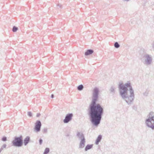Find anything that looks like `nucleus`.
I'll use <instances>...</instances> for the list:
<instances>
[{"label":"nucleus","instance_id":"9d476101","mask_svg":"<svg viewBox=\"0 0 154 154\" xmlns=\"http://www.w3.org/2000/svg\"><path fill=\"white\" fill-rule=\"evenodd\" d=\"M102 138V136L101 135H99L98 137H97L96 141H95V144L96 145H98L100 141Z\"/></svg>","mask_w":154,"mask_h":154},{"label":"nucleus","instance_id":"423d86ee","mask_svg":"<svg viewBox=\"0 0 154 154\" xmlns=\"http://www.w3.org/2000/svg\"><path fill=\"white\" fill-rule=\"evenodd\" d=\"M144 60V63L146 66L150 65L152 62V57L151 55L145 54L143 57Z\"/></svg>","mask_w":154,"mask_h":154},{"label":"nucleus","instance_id":"aec40b11","mask_svg":"<svg viewBox=\"0 0 154 154\" xmlns=\"http://www.w3.org/2000/svg\"><path fill=\"white\" fill-rule=\"evenodd\" d=\"M39 144L40 145H41L42 143L43 142V140L41 138H40V139L39 140Z\"/></svg>","mask_w":154,"mask_h":154},{"label":"nucleus","instance_id":"393cba45","mask_svg":"<svg viewBox=\"0 0 154 154\" xmlns=\"http://www.w3.org/2000/svg\"><path fill=\"white\" fill-rule=\"evenodd\" d=\"M40 115V114L39 113H38L37 114V115H36V116L37 117H39Z\"/></svg>","mask_w":154,"mask_h":154},{"label":"nucleus","instance_id":"7ed1b4c3","mask_svg":"<svg viewBox=\"0 0 154 154\" xmlns=\"http://www.w3.org/2000/svg\"><path fill=\"white\" fill-rule=\"evenodd\" d=\"M148 119L145 121V123L147 126L152 130L154 129V112H151L148 115Z\"/></svg>","mask_w":154,"mask_h":154},{"label":"nucleus","instance_id":"20e7f679","mask_svg":"<svg viewBox=\"0 0 154 154\" xmlns=\"http://www.w3.org/2000/svg\"><path fill=\"white\" fill-rule=\"evenodd\" d=\"M76 136L80 140L79 148H83L85 147L86 142L85 139L84 134L82 132H78L77 133Z\"/></svg>","mask_w":154,"mask_h":154},{"label":"nucleus","instance_id":"39448f33","mask_svg":"<svg viewBox=\"0 0 154 154\" xmlns=\"http://www.w3.org/2000/svg\"><path fill=\"white\" fill-rule=\"evenodd\" d=\"M13 146L15 147H21L23 144V137L20 135L19 137H15L12 141Z\"/></svg>","mask_w":154,"mask_h":154},{"label":"nucleus","instance_id":"dca6fc26","mask_svg":"<svg viewBox=\"0 0 154 154\" xmlns=\"http://www.w3.org/2000/svg\"><path fill=\"white\" fill-rule=\"evenodd\" d=\"M49 149L48 148H45V150L44 153H45V154H47L49 152Z\"/></svg>","mask_w":154,"mask_h":154},{"label":"nucleus","instance_id":"0eeeda50","mask_svg":"<svg viewBox=\"0 0 154 154\" xmlns=\"http://www.w3.org/2000/svg\"><path fill=\"white\" fill-rule=\"evenodd\" d=\"M42 124L40 121L37 120L35 124L34 128V131L36 132H39L41 130Z\"/></svg>","mask_w":154,"mask_h":154},{"label":"nucleus","instance_id":"f8f14e48","mask_svg":"<svg viewBox=\"0 0 154 154\" xmlns=\"http://www.w3.org/2000/svg\"><path fill=\"white\" fill-rule=\"evenodd\" d=\"M30 140V137L29 136H27L24 139V143L25 146H26Z\"/></svg>","mask_w":154,"mask_h":154},{"label":"nucleus","instance_id":"1a4fd4ad","mask_svg":"<svg viewBox=\"0 0 154 154\" xmlns=\"http://www.w3.org/2000/svg\"><path fill=\"white\" fill-rule=\"evenodd\" d=\"M94 52V51L92 49H88V50H87L86 51V52H85V56H88V55H90L92 54Z\"/></svg>","mask_w":154,"mask_h":154},{"label":"nucleus","instance_id":"f257e3e1","mask_svg":"<svg viewBox=\"0 0 154 154\" xmlns=\"http://www.w3.org/2000/svg\"><path fill=\"white\" fill-rule=\"evenodd\" d=\"M99 89L94 88L92 91V101L89 106V114L90 120L94 126L97 127L100 124L103 113V109L99 103H97L99 97Z\"/></svg>","mask_w":154,"mask_h":154},{"label":"nucleus","instance_id":"b1692460","mask_svg":"<svg viewBox=\"0 0 154 154\" xmlns=\"http://www.w3.org/2000/svg\"><path fill=\"white\" fill-rule=\"evenodd\" d=\"M58 7H59L60 8H61L62 7V5L60 4H58L57 5Z\"/></svg>","mask_w":154,"mask_h":154},{"label":"nucleus","instance_id":"cd10ccee","mask_svg":"<svg viewBox=\"0 0 154 154\" xmlns=\"http://www.w3.org/2000/svg\"><path fill=\"white\" fill-rule=\"evenodd\" d=\"M51 97L52 98H53L54 97V95L53 94H52L51 96Z\"/></svg>","mask_w":154,"mask_h":154},{"label":"nucleus","instance_id":"2eb2a0df","mask_svg":"<svg viewBox=\"0 0 154 154\" xmlns=\"http://www.w3.org/2000/svg\"><path fill=\"white\" fill-rule=\"evenodd\" d=\"M114 47L116 48H118L120 47V45L118 42H116L114 44Z\"/></svg>","mask_w":154,"mask_h":154},{"label":"nucleus","instance_id":"6ab92c4d","mask_svg":"<svg viewBox=\"0 0 154 154\" xmlns=\"http://www.w3.org/2000/svg\"><path fill=\"white\" fill-rule=\"evenodd\" d=\"M143 95L145 96H147L148 94V92L147 91L145 92L143 94Z\"/></svg>","mask_w":154,"mask_h":154},{"label":"nucleus","instance_id":"6e6552de","mask_svg":"<svg viewBox=\"0 0 154 154\" xmlns=\"http://www.w3.org/2000/svg\"><path fill=\"white\" fill-rule=\"evenodd\" d=\"M73 116V114L72 113H70L67 114L65 117V119L63 120V122L65 123H67L72 119Z\"/></svg>","mask_w":154,"mask_h":154},{"label":"nucleus","instance_id":"bb28decb","mask_svg":"<svg viewBox=\"0 0 154 154\" xmlns=\"http://www.w3.org/2000/svg\"><path fill=\"white\" fill-rule=\"evenodd\" d=\"M3 148L2 147H1V148L0 149V151L1 152V151L3 149Z\"/></svg>","mask_w":154,"mask_h":154},{"label":"nucleus","instance_id":"f3484780","mask_svg":"<svg viewBox=\"0 0 154 154\" xmlns=\"http://www.w3.org/2000/svg\"><path fill=\"white\" fill-rule=\"evenodd\" d=\"M18 30V28L15 26H14L12 29V31L13 32H15L17 31Z\"/></svg>","mask_w":154,"mask_h":154},{"label":"nucleus","instance_id":"412c9836","mask_svg":"<svg viewBox=\"0 0 154 154\" xmlns=\"http://www.w3.org/2000/svg\"><path fill=\"white\" fill-rule=\"evenodd\" d=\"M28 115L29 117H31L32 116V113L30 112H28Z\"/></svg>","mask_w":154,"mask_h":154},{"label":"nucleus","instance_id":"4be33fe9","mask_svg":"<svg viewBox=\"0 0 154 154\" xmlns=\"http://www.w3.org/2000/svg\"><path fill=\"white\" fill-rule=\"evenodd\" d=\"M47 132V128H44L43 130V132L46 133Z\"/></svg>","mask_w":154,"mask_h":154},{"label":"nucleus","instance_id":"5701e85b","mask_svg":"<svg viewBox=\"0 0 154 154\" xmlns=\"http://www.w3.org/2000/svg\"><path fill=\"white\" fill-rule=\"evenodd\" d=\"M7 145L6 144H4L2 145V146L3 148H5L6 147Z\"/></svg>","mask_w":154,"mask_h":154},{"label":"nucleus","instance_id":"4468645a","mask_svg":"<svg viewBox=\"0 0 154 154\" xmlns=\"http://www.w3.org/2000/svg\"><path fill=\"white\" fill-rule=\"evenodd\" d=\"M84 88V86L83 85H79L77 87V89L79 91H82L83 90Z\"/></svg>","mask_w":154,"mask_h":154},{"label":"nucleus","instance_id":"a211bd4d","mask_svg":"<svg viewBox=\"0 0 154 154\" xmlns=\"http://www.w3.org/2000/svg\"><path fill=\"white\" fill-rule=\"evenodd\" d=\"M2 140L3 141H5L7 140V137H4L2 138Z\"/></svg>","mask_w":154,"mask_h":154},{"label":"nucleus","instance_id":"9b49d317","mask_svg":"<svg viewBox=\"0 0 154 154\" xmlns=\"http://www.w3.org/2000/svg\"><path fill=\"white\" fill-rule=\"evenodd\" d=\"M115 87L112 86L109 89V91L111 94H114L115 92Z\"/></svg>","mask_w":154,"mask_h":154},{"label":"nucleus","instance_id":"a878e982","mask_svg":"<svg viewBox=\"0 0 154 154\" xmlns=\"http://www.w3.org/2000/svg\"><path fill=\"white\" fill-rule=\"evenodd\" d=\"M3 148L2 147H1V148L0 149V151L1 152V151L3 149Z\"/></svg>","mask_w":154,"mask_h":154},{"label":"nucleus","instance_id":"ddd939ff","mask_svg":"<svg viewBox=\"0 0 154 154\" xmlns=\"http://www.w3.org/2000/svg\"><path fill=\"white\" fill-rule=\"evenodd\" d=\"M93 145L92 144H88L85 146V151H87L88 150L90 149L93 147Z\"/></svg>","mask_w":154,"mask_h":154},{"label":"nucleus","instance_id":"f03ea898","mask_svg":"<svg viewBox=\"0 0 154 154\" xmlns=\"http://www.w3.org/2000/svg\"><path fill=\"white\" fill-rule=\"evenodd\" d=\"M119 93L122 99L128 105H131L134 98V91L129 82L123 85L122 83L119 85Z\"/></svg>","mask_w":154,"mask_h":154}]
</instances>
